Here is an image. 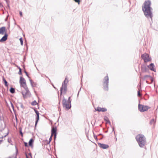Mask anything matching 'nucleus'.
Masks as SVG:
<instances>
[{"label": "nucleus", "instance_id": "obj_1", "mask_svg": "<svg viewBox=\"0 0 158 158\" xmlns=\"http://www.w3.org/2000/svg\"><path fill=\"white\" fill-rule=\"evenodd\" d=\"M151 4L150 1H145L142 6V9L145 16L148 18L152 19V9L150 6Z\"/></svg>", "mask_w": 158, "mask_h": 158}, {"label": "nucleus", "instance_id": "obj_2", "mask_svg": "<svg viewBox=\"0 0 158 158\" xmlns=\"http://www.w3.org/2000/svg\"><path fill=\"white\" fill-rule=\"evenodd\" d=\"M136 140L139 144V146L141 148L146 144V140L144 136L142 134H139L136 137Z\"/></svg>", "mask_w": 158, "mask_h": 158}, {"label": "nucleus", "instance_id": "obj_3", "mask_svg": "<svg viewBox=\"0 0 158 158\" xmlns=\"http://www.w3.org/2000/svg\"><path fill=\"white\" fill-rule=\"evenodd\" d=\"M68 82V79L66 77L62 83V87L60 89V94L62 93H65L67 89V83Z\"/></svg>", "mask_w": 158, "mask_h": 158}, {"label": "nucleus", "instance_id": "obj_4", "mask_svg": "<svg viewBox=\"0 0 158 158\" xmlns=\"http://www.w3.org/2000/svg\"><path fill=\"white\" fill-rule=\"evenodd\" d=\"M21 93L24 98L30 97L31 96V94L29 92L27 87L21 89Z\"/></svg>", "mask_w": 158, "mask_h": 158}, {"label": "nucleus", "instance_id": "obj_5", "mask_svg": "<svg viewBox=\"0 0 158 158\" xmlns=\"http://www.w3.org/2000/svg\"><path fill=\"white\" fill-rule=\"evenodd\" d=\"M62 103L63 107L66 110L69 109L71 107V105L69 102H68L64 98L63 100Z\"/></svg>", "mask_w": 158, "mask_h": 158}, {"label": "nucleus", "instance_id": "obj_6", "mask_svg": "<svg viewBox=\"0 0 158 158\" xmlns=\"http://www.w3.org/2000/svg\"><path fill=\"white\" fill-rule=\"evenodd\" d=\"M19 83L21 89L26 88L27 87L26 80L22 77H20L19 80Z\"/></svg>", "mask_w": 158, "mask_h": 158}, {"label": "nucleus", "instance_id": "obj_7", "mask_svg": "<svg viewBox=\"0 0 158 158\" xmlns=\"http://www.w3.org/2000/svg\"><path fill=\"white\" fill-rule=\"evenodd\" d=\"M139 110L141 112H144L147 111L149 107L147 106L139 104L138 105Z\"/></svg>", "mask_w": 158, "mask_h": 158}, {"label": "nucleus", "instance_id": "obj_8", "mask_svg": "<svg viewBox=\"0 0 158 158\" xmlns=\"http://www.w3.org/2000/svg\"><path fill=\"white\" fill-rule=\"evenodd\" d=\"M142 58L144 60L145 62L150 61L151 59L149 55L145 53L142 55Z\"/></svg>", "mask_w": 158, "mask_h": 158}, {"label": "nucleus", "instance_id": "obj_9", "mask_svg": "<svg viewBox=\"0 0 158 158\" xmlns=\"http://www.w3.org/2000/svg\"><path fill=\"white\" fill-rule=\"evenodd\" d=\"M95 110L96 111H102L105 112L106 111V109L104 108H101L99 107H98L95 108Z\"/></svg>", "mask_w": 158, "mask_h": 158}, {"label": "nucleus", "instance_id": "obj_10", "mask_svg": "<svg viewBox=\"0 0 158 158\" xmlns=\"http://www.w3.org/2000/svg\"><path fill=\"white\" fill-rule=\"evenodd\" d=\"M98 145L100 148L104 149L107 148L109 147L108 145L104 144L99 143H98Z\"/></svg>", "mask_w": 158, "mask_h": 158}, {"label": "nucleus", "instance_id": "obj_11", "mask_svg": "<svg viewBox=\"0 0 158 158\" xmlns=\"http://www.w3.org/2000/svg\"><path fill=\"white\" fill-rule=\"evenodd\" d=\"M108 77L107 76L105 77L104 81V85L107 87L108 85Z\"/></svg>", "mask_w": 158, "mask_h": 158}, {"label": "nucleus", "instance_id": "obj_12", "mask_svg": "<svg viewBox=\"0 0 158 158\" xmlns=\"http://www.w3.org/2000/svg\"><path fill=\"white\" fill-rule=\"evenodd\" d=\"M35 112L36 114V121L35 122V125L36 126L37 125V123L39 119V112L36 110H35Z\"/></svg>", "mask_w": 158, "mask_h": 158}, {"label": "nucleus", "instance_id": "obj_13", "mask_svg": "<svg viewBox=\"0 0 158 158\" xmlns=\"http://www.w3.org/2000/svg\"><path fill=\"white\" fill-rule=\"evenodd\" d=\"M154 65L153 64L151 63L148 66V67L152 71L156 72V69L154 68Z\"/></svg>", "mask_w": 158, "mask_h": 158}, {"label": "nucleus", "instance_id": "obj_14", "mask_svg": "<svg viewBox=\"0 0 158 158\" xmlns=\"http://www.w3.org/2000/svg\"><path fill=\"white\" fill-rule=\"evenodd\" d=\"M51 135H54L55 139L56 135V128L53 127L52 128V134Z\"/></svg>", "mask_w": 158, "mask_h": 158}, {"label": "nucleus", "instance_id": "obj_15", "mask_svg": "<svg viewBox=\"0 0 158 158\" xmlns=\"http://www.w3.org/2000/svg\"><path fill=\"white\" fill-rule=\"evenodd\" d=\"M7 34L6 33L4 36H3L2 39L0 40L1 42H4L5 41L7 38Z\"/></svg>", "mask_w": 158, "mask_h": 158}, {"label": "nucleus", "instance_id": "obj_16", "mask_svg": "<svg viewBox=\"0 0 158 158\" xmlns=\"http://www.w3.org/2000/svg\"><path fill=\"white\" fill-rule=\"evenodd\" d=\"M29 81L32 87H34L36 86L37 83L36 82L33 81L31 79H29Z\"/></svg>", "mask_w": 158, "mask_h": 158}, {"label": "nucleus", "instance_id": "obj_17", "mask_svg": "<svg viewBox=\"0 0 158 158\" xmlns=\"http://www.w3.org/2000/svg\"><path fill=\"white\" fill-rule=\"evenodd\" d=\"M6 28L5 27H2L0 28V34L3 35L5 31Z\"/></svg>", "mask_w": 158, "mask_h": 158}, {"label": "nucleus", "instance_id": "obj_18", "mask_svg": "<svg viewBox=\"0 0 158 158\" xmlns=\"http://www.w3.org/2000/svg\"><path fill=\"white\" fill-rule=\"evenodd\" d=\"M34 141V140L32 139H31L29 142V146H32V144Z\"/></svg>", "mask_w": 158, "mask_h": 158}, {"label": "nucleus", "instance_id": "obj_19", "mask_svg": "<svg viewBox=\"0 0 158 158\" xmlns=\"http://www.w3.org/2000/svg\"><path fill=\"white\" fill-rule=\"evenodd\" d=\"M37 104V102L35 101H34L32 102L31 105L33 106L36 105Z\"/></svg>", "mask_w": 158, "mask_h": 158}, {"label": "nucleus", "instance_id": "obj_20", "mask_svg": "<svg viewBox=\"0 0 158 158\" xmlns=\"http://www.w3.org/2000/svg\"><path fill=\"white\" fill-rule=\"evenodd\" d=\"M156 122L155 120L154 119H152L150 122V123L151 124H154Z\"/></svg>", "mask_w": 158, "mask_h": 158}, {"label": "nucleus", "instance_id": "obj_21", "mask_svg": "<svg viewBox=\"0 0 158 158\" xmlns=\"http://www.w3.org/2000/svg\"><path fill=\"white\" fill-rule=\"evenodd\" d=\"M104 120L107 123H110L109 119L107 117H104Z\"/></svg>", "mask_w": 158, "mask_h": 158}, {"label": "nucleus", "instance_id": "obj_22", "mask_svg": "<svg viewBox=\"0 0 158 158\" xmlns=\"http://www.w3.org/2000/svg\"><path fill=\"white\" fill-rule=\"evenodd\" d=\"M27 158H31V153H29L28 155H26Z\"/></svg>", "mask_w": 158, "mask_h": 158}, {"label": "nucleus", "instance_id": "obj_23", "mask_svg": "<svg viewBox=\"0 0 158 158\" xmlns=\"http://www.w3.org/2000/svg\"><path fill=\"white\" fill-rule=\"evenodd\" d=\"M10 91L12 93H13L15 92V89L14 88H11L10 89Z\"/></svg>", "mask_w": 158, "mask_h": 158}, {"label": "nucleus", "instance_id": "obj_24", "mask_svg": "<svg viewBox=\"0 0 158 158\" xmlns=\"http://www.w3.org/2000/svg\"><path fill=\"white\" fill-rule=\"evenodd\" d=\"M3 80L5 83V85L6 86H7L8 85L7 84V82L6 81V80L4 78L3 79Z\"/></svg>", "mask_w": 158, "mask_h": 158}, {"label": "nucleus", "instance_id": "obj_25", "mask_svg": "<svg viewBox=\"0 0 158 158\" xmlns=\"http://www.w3.org/2000/svg\"><path fill=\"white\" fill-rule=\"evenodd\" d=\"M19 40L20 41V42L21 44V45L22 46L23 45V40H22V38H20Z\"/></svg>", "mask_w": 158, "mask_h": 158}, {"label": "nucleus", "instance_id": "obj_26", "mask_svg": "<svg viewBox=\"0 0 158 158\" xmlns=\"http://www.w3.org/2000/svg\"><path fill=\"white\" fill-rule=\"evenodd\" d=\"M18 68L19 69V71L18 73L20 75H21L22 74L21 69L20 67H18Z\"/></svg>", "mask_w": 158, "mask_h": 158}, {"label": "nucleus", "instance_id": "obj_27", "mask_svg": "<svg viewBox=\"0 0 158 158\" xmlns=\"http://www.w3.org/2000/svg\"><path fill=\"white\" fill-rule=\"evenodd\" d=\"M52 135H51V136H50V138H49V143L51 142V141L52 140Z\"/></svg>", "mask_w": 158, "mask_h": 158}, {"label": "nucleus", "instance_id": "obj_28", "mask_svg": "<svg viewBox=\"0 0 158 158\" xmlns=\"http://www.w3.org/2000/svg\"><path fill=\"white\" fill-rule=\"evenodd\" d=\"M74 1L76 2H78V4H79L80 2V1L79 0H74Z\"/></svg>", "mask_w": 158, "mask_h": 158}, {"label": "nucleus", "instance_id": "obj_29", "mask_svg": "<svg viewBox=\"0 0 158 158\" xmlns=\"http://www.w3.org/2000/svg\"><path fill=\"white\" fill-rule=\"evenodd\" d=\"M147 77H149V78H150L151 77L150 76H148V75H145L144 76V78H147Z\"/></svg>", "mask_w": 158, "mask_h": 158}, {"label": "nucleus", "instance_id": "obj_30", "mask_svg": "<svg viewBox=\"0 0 158 158\" xmlns=\"http://www.w3.org/2000/svg\"><path fill=\"white\" fill-rule=\"evenodd\" d=\"M70 97H69V98H68V101H67L69 102L70 103H71V101L70 100Z\"/></svg>", "mask_w": 158, "mask_h": 158}, {"label": "nucleus", "instance_id": "obj_31", "mask_svg": "<svg viewBox=\"0 0 158 158\" xmlns=\"http://www.w3.org/2000/svg\"><path fill=\"white\" fill-rule=\"evenodd\" d=\"M140 95H140V92H139V91L138 92V96H140Z\"/></svg>", "mask_w": 158, "mask_h": 158}, {"label": "nucleus", "instance_id": "obj_32", "mask_svg": "<svg viewBox=\"0 0 158 158\" xmlns=\"http://www.w3.org/2000/svg\"><path fill=\"white\" fill-rule=\"evenodd\" d=\"M150 78V79L151 80V81H152H152H153V79H152V77H151Z\"/></svg>", "mask_w": 158, "mask_h": 158}, {"label": "nucleus", "instance_id": "obj_33", "mask_svg": "<svg viewBox=\"0 0 158 158\" xmlns=\"http://www.w3.org/2000/svg\"><path fill=\"white\" fill-rule=\"evenodd\" d=\"M25 145V146H27V143H24Z\"/></svg>", "mask_w": 158, "mask_h": 158}, {"label": "nucleus", "instance_id": "obj_34", "mask_svg": "<svg viewBox=\"0 0 158 158\" xmlns=\"http://www.w3.org/2000/svg\"><path fill=\"white\" fill-rule=\"evenodd\" d=\"M20 15L21 16H22V12H20Z\"/></svg>", "mask_w": 158, "mask_h": 158}, {"label": "nucleus", "instance_id": "obj_35", "mask_svg": "<svg viewBox=\"0 0 158 158\" xmlns=\"http://www.w3.org/2000/svg\"><path fill=\"white\" fill-rule=\"evenodd\" d=\"M94 138L95 139H97V136H95V135H94Z\"/></svg>", "mask_w": 158, "mask_h": 158}, {"label": "nucleus", "instance_id": "obj_36", "mask_svg": "<svg viewBox=\"0 0 158 158\" xmlns=\"http://www.w3.org/2000/svg\"><path fill=\"white\" fill-rule=\"evenodd\" d=\"M25 73H26L27 76L28 77V74H27V72H25Z\"/></svg>", "mask_w": 158, "mask_h": 158}, {"label": "nucleus", "instance_id": "obj_37", "mask_svg": "<svg viewBox=\"0 0 158 158\" xmlns=\"http://www.w3.org/2000/svg\"><path fill=\"white\" fill-rule=\"evenodd\" d=\"M20 133L21 134V135H22L23 134H22V132L21 131Z\"/></svg>", "mask_w": 158, "mask_h": 158}, {"label": "nucleus", "instance_id": "obj_38", "mask_svg": "<svg viewBox=\"0 0 158 158\" xmlns=\"http://www.w3.org/2000/svg\"><path fill=\"white\" fill-rule=\"evenodd\" d=\"M2 142V140H0V144Z\"/></svg>", "mask_w": 158, "mask_h": 158}, {"label": "nucleus", "instance_id": "obj_39", "mask_svg": "<svg viewBox=\"0 0 158 158\" xmlns=\"http://www.w3.org/2000/svg\"><path fill=\"white\" fill-rule=\"evenodd\" d=\"M6 19H5V21H6Z\"/></svg>", "mask_w": 158, "mask_h": 158}]
</instances>
